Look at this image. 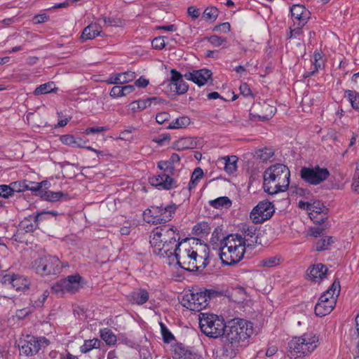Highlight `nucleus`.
Instances as JSON below:
<instances>
[{
	"instance_id": "13",
	"label": "nucleus",
	"mask_w": 359,
	"mask_h": 359,
	"mask_svg": "<svg viewBox=\"0 0 359 359\" xmlns=\"http://www.w3.org/2000/svg\"><path fill=\"white\" fill-rule=\"evenodd\" d=\"M206 294L208 293L203 291L187 294L182 297V304L191 311H200L208 304Z\"/></svg>"
},
{
	"instance_id": "54",
	"label": "nucleus",
	"mask_w": 359,
	"mask_h": 359,
	"mask_svg": "<svg viewBox=\"0 0 359 359\" xmlns=\"http://www.w3.org/2000/svg\"><path fill=\"white\" fill-rule=\"evenodd\" d=\"M170 118V116L168 113L163 111L156 114V122L159 124H163L165 121H168Z\"/></svg>"
},
{
	"instance_id": "33",
	"label": "nucleus",
	"mask_w": 359,
	"mask_h": 359,
	"mask_svg": "<svg viewBox=\"0 0 359 359\" xmlns=\"http://www.w3.org/2000/svg\"><path fill=\"white\" fill-rule=\"evenodd\" d=\"M66 195L62 191H45L42 193L41 197L45 200L50 202H56L60 201L63 196Z\"/></svg>"
},
{
	"instance_id": "1",
	"label": "nucleus",
	"mask_w": 359,
	"mask_h": 359,
	"mask_svg": "<svg viewBox=\"0 0 359 359\" xmlns=\"http://www.w3.org/2000/svg\"><path fill=\"white\" fill-rule=\"evenodd\" d=\"M252 333V323L248 320L234 318L228 322L222 337L224 343L222 356L224 359L234 357L240 348L248 344V339Z\"/></svg>"
},
{
	"instance_id": "53",
	"label": "nucleus",
	"mask_w": 359,
	"mask_h": 359,
	"mask_svg": "<svg viewBox=\"0 0 359 359\" xmlns=\"http://www.w3.org/2000/svg\"><path fill=\"white\" fill-rule=\"evenodd\" d=\"M233 295H239L240 298L238 301L241 302L245 299L246 292L244 287L237 286L233 289Z\"/></svg>"
},
{
	"instance_id": "16",
	"label": "nucleus",
	"mask_w": 359,
	"mask_h": 359,
	"mask_svg": "<svg viewBox=\"0 0 359 359\" xmlns=\"http://www.w3.org/2000/svg\"><path fill=\"white\" fill-rule=\"evenodd\" d=\"M327 294H329V291L324 292L315 306V313L317 316H325L333 310L336 305V297H327Z\"/></svg>"
},
{
	"instance_id": "41",
	"label": "nucleus",
	"mask_w": 359,
	"mask_h": 359,
	"mask_svg": "<svg viewBox=\"0 0 359 359\" xmlns=\"http://www.w3.org/2000/svg\"><path fill=\"white\" fill-rule=\"evenodd\" d=\"M327 291H329V294H327V297L333 296L336 297L337 299L340 292L339 280L338 279H335L332 285L328 288Z\"/></svg>"
},
{
	"instance_id": "55",
	"label": "nucleus",
	"mask_w": 359,
	"mask_h": 359,
	"mask_svg": "<svg viewBox=\"0 0 359 359\" xmlns=\"http://www.w3.org/2000/svg\"><path fill=\"white\" fill-rule=\"evenodd\" d=\"M230 27L231 26L229 22H224L216 25L213 30L217 32L227 33L230 31Z\"/></svg>"
},
{
	"instance_id": "32",
	"label": "nucleus",
	"mask_w": 359,
	"mask_h": 359,
	"mask_svg": "<svg viewBox=\"0 0 359 359\" xmlns=\"http://www.w3.org/2000/svg\"><path fill=\"white\" fill-rule=\"evenodd\" d=\"M334 238L331 236H325L321 238L316 243V251H323L327 250L329 249L330 245L334 243Z\"/></svg>"
},
{
	"instance_id": "15",
	"label": "nucleus",
	"mask_w": 359,
	"mask_h": 359,
	"mask_svg": "<svg viewBox=\"0 0 359 359\" xmlns=\"http://www.w3.org/2000/svg\"><path fill=\"white\" fill-rule=\"evenodd\" d=\"M20 343L21 345H19L20 354L25 356H32L36 354L41 347L47 346L49 344L45 337L36 339L34 337H30L29 340L20 341Z\"/></svg>"
},
{
	"instance_id": "38",
	"label": "nucleus",
	"mask_w": 359,
	"mask_h": 359,
	"mask_svg": "<svg viewBox=\"0 0 359 359\" xmlns=\"http://www.w3.org/2000/svg\"><path fill=\"white\" fill-rule=\"evenodd\" d=\"M346 95L352 107L355 110H359V94L356 91L348 90L346 91Z\"/></svg>"
},
{
	"instance_id": "35",
	"label": "nucleus",
	"mask_w": 359,
	"mask_h": 359,
	"mask_svg": "<svg viewBox=\"0 0 359 359\" xmlns=\"http://www.w3.org/2000/svg\"><path fill=\"white\" fill-rule=\"evenodd\" d=\"M55 89V84L53 82H48L44 84H41L38 86L34 91L35 95H39L43 94L49 93L54 91Z\"/></svg>"
},
{
	"instance_id": "63",
	"label": "nucleus",
	"mask_w": 359,
	"mask_h": 359,
	"mask_svg": "<svg viewBox=\"0 0 359 359\" xmlns=\"http://www.w3.org/2000/svg\"><path fill=\"white\" fill-rule=\"evenodd\" d=\"M121 76L122 79L126 80V83L133 81L135 78V74L133 72H126L122 74H119Z\"/></svg>"
},
{
	"instance_id": "6",
	"label": "nucleus",
	"mask_w": 359,
	"mask_h": 359,
	"mask_svg": "<svg viewBox=\"0 0 359 359\" xmlns=\"http://www.w3.org/2000/svg\"><path fill=\"white\" fill-rule=\"evenodd\" d=\"M318 345V337L313 334H304L300 337L293 338L288 344L290 358L309 355Z\"/></svg>"
},
{
	"instance_id": "44",
	"label": "nucleus",
	"mask_w": 359,
	"mask_h": 359,
	"mask_svg": "<svg viewBox=\"0 0 359 359\" xmlns=\"http://www.w3.org/2000/svg\"><path fill=\"white\" fill-rule=\"evenodd\" d=\"M13 196V189L11 185H0V197L8 198Z\"/></svg>"
},
{
	"instance_id": "34",
	"label": "nucleus",
	"mask_w": 359,
	"mask_h": 359,
	"mask_svg": "<svg viewBox=\"0 0 359 359\" xmlns=\"http://www.w3.org/2000/svg\"><path fill=\"white\" fill-rule=\"evenodd\" d=\"M210 205L215 208H229L231 205V201L228 197L222 196L210 201Z\"/></svg>"
},
{
	"instance_id": "48",
	"label": "nucleus",
	"mask_w": 359,
	"mask_h": 359,
	"mask_svg": "<svg viewBox=\"0 0 359 359\" xmlns=\"http://www.w3.org/2000/svg\"><path fill=\"white\" fill-rule=\"evenodd\" d=\"M266 110L268 111V114H266L263 116L258 115L259 119L262 121H266L272 118V116L275 114L276 111V109L274 107L266 105Z\"/></svg>"
},
{
	"instance_id": "2",
	"label": "nucleus",
	"mask_w": 359,
	"mask_h": 359,
	"mask_svg": "<svg viewBox=\"0 0 359 359\" xmlns=\"http://www.w3.org/2000/svg\"><path fill=\"white\" fill-rule=\"evenodd\" d=\"M191 246L187 240L177 245L172 255L179 266L189 271H202L209 264V248L207 245H201L193 242Z\"/></svg>"
},
{
	"instance_id": "25",
	"label": "nucleus",
	"mask_w": 359,
	"mask_h": 359,
	"mask_svg": "<svg viewBox=\"0 0 359 359\" xmlns=\"http://www.w3.org/2000/svg\"><path fill=\"white\" fill-rule=\"evenodd\" d=\"M29 285V280L20 275H15L13 280L11 287L15 288L17 291L24 290L28 289Z\"/></svg>"
},
{
	"instance_id": "11",
	"label": "nucleus",
	"mask_w": 359,
	"mask_h": 359,
	"mask_svg": "<svg viewBox=\"0 0 359 359\" xmlns=\"http://www.w3.org/2000/svg\"><path fill=\"white\" fill-rule=\"evenodd\" d=\"M275 208L268 200L260 201L253 208L250 214V219L255 224H262L273 216Z\"/></svg>"
},
{
	"instance_id": "30",
	"label": "nucleus",
	"mask_w": 359,
	"mask_h": 359,
	"mask_svg": "<svg viewBox=\"0 0 359 359\" xmlns=\"http://www.w3.org/2000/svg\"><path fill=\"white\" fill-rule=\"evenodd\" d=\"M191 123L190 118L187 116H182L175 118L167 127L168 129L182 128L188 126Z\"/></svg>"
},
{
	"instance_id": "43",
	"label": "nucleus",
	"mask_w": 359,
	"mask_h": 359,
	"mask_svg": "<svg viewBox=\"0 0 359 359\" xmlns=\"http://www.w3.org/2000/svg\"><path fill=\"white\" fill-rule=\"evenodd\" d=\"M280 257L278 256L264 259L262 261V265L266 267H273L280 264Z\"/></svg>"
},
{
	"instance_id": "31",
	"label": "nucleus",
	"mask_w": 359,
	"mask_h": 359,
	"mask_svg": "<svg viewBox=\"0 0 359 359\" xmlns=\"http://www.w3.org/2000/svg\"><path fill=\"white\" fill-rule=\"evenodd\" d=\"M100 341L98 339L85 340L83 344L80 347L81 352L86 353L93 348L100 347Z\"/></svg>"
},
{
	"instance_id": "12",
	"label": "nucleus",
	"mask_w": 359,
	"mask_h": 359,
	"mask_svg": "<svg viewBox=\"0 0 359 359\" xmlns=\"http://www.w3.org/2000/svg\"><path fill=\"white\" fill-rule=\"evenodd\" d=\"M301 178L306 182L317 185L325 181L330 176L329 170L318 165L314 168L303 167L300 170Z\"/></svg>"
},
{
	"instance_id": "8",
	"label": "nucleus",
	"mask_w": 359,
	"mask_h": 359,
	"mask_svg": "<svg viewBox=\"0 0 359 359\" xmlns=\"http://www.w3.org/2000/svg\"><path fill=\"white\" fill-rule=\"evenodd\" d=\"M176 209L177 206L175 204L167 206H151L144 212V215L148 223L162 224L171 220Z\"/></svg>"
},
{
	"instance_id": "42",
	"label": "nucleus",
	"mask_w": 359,
	"mask_h": 359,
	"mask_svg": "<svg viewBox=\"0 0 359 359\" xmlns=\"http://www.w3.org/2000/svg\"><path fill=\"white\" fill-rule=\"evenodd\" d=\"M26 184H27V180L14 182L11 183L10 185L13 189V193L14 194L15 192H22L26 191Z\"/></svg>"
},
{
	"instance_id": "46",
	"label": "nucleus",
	"mask_w": 359,
	"mask_h": 359,
	"mask_svg": "<svg viewBox=\"0 0 359 359\" xmlns=\"http://www.w3.org/2000/svg\"><path fill=\"white\" fill-rule=\"evenodd\" d=\"M166 36H158L153 39L151 44L155 49L161 50L165 46V39Z\"/></svg>"
},
{
	"instance_id": "21",
	"label": "nucleus",
	"mask_w": 359,
	"mask_h": 359,
	"mask_svg": "<svg viewBox=\"0 0 359 359\" xmlns=\"http://www.w3.org/2000/svg\"><path fill=\"white\" fill-rule=\"evenodd\" d=\"M234 235L235 234L226 235L221 228L217 227L212 232L210 243L214 250H218L219 251L221 249V247L224 245L226 238Z\"/></svg>"
},
{
	"instance_id": "9",
	"label": "nucleus",
	"mask_w": 359,
	"mask_h": 359,
	"mask_svg": "<svg viewBox=\"0 0 359 359\" xmlns=\"http://www.w3.org/2000/svg\"><path fill=\"white\" fill-rule=\"evenodd\" d=\"M158 168L167 173L150 178V184L154 187H158L159 189L169 190L172 189L175 184V181L170 175H173L174 173L175 169L174 165L168 161H162L158 163Z\"/></svg>"
},
{
	"instance_id": "4",
	"label": "nucleus",
	"mask_w": 359,
	"mask_h": 359,
	"mask_svg": "<svg viewBox=\"0 0 359 359\" xmlns=\"http://www.w3.org/2000/svg\"><path fill=\"white\" fill-rule=\"evenodd\" d=\"M290 170L285 165L276 163L271 165L263 175L264 191L271 195L285 191L290 184Z\"/></svg>"
},
{
	"instance_id": "24",
	"label": "nucleus",
	"mask_w": 359,
	"mask_h": 359,
	"mask_svg": "<svg viewBox=\"0 0 359 359\" xmlns=\"http://www.w3.org/2000/svg\"><path fill=\"white\" fill-rule=\"evenodd\" d=\"M100 34L101 31L97 24L90 25L84 28L81 39L83 40L92 39Z\"/></svg>"
},
{
	"instance_id": "26",
	"label": "nucleus",
	"mask_w": 359,
	"mask_h": 359,
	"mask_svg": "<svg viewBox=\"0 0 359 359\" xmlns=\"http://www.w3.org/2000/svg\"><path fill=\"white\" fill-rule=\"evenodd\" d=\"M196 142L191 137L181 138L175 143V147L177 150L191 149L195 148Z\"/></svg>"
},
{
	"instance_id": "45",
	"label": "nucleus",
	"mask_w": 359,
	"mask_h": 359,
	"mask_svg": "<svg viewBox=\"0 0 359 359\" xmlns=\"http://www.w3.org/2000/svg\"><path fill=\"white\" fill-rule=\"evenodd\" d=\"M175 353H177V352ZM177 359H199L196 354L182 348L180 349V352L177 353Z\"/></svg>"
},
{
	"instance_id": "7",
	"label": "nucleus",
	"mask_w": 359,
	"mask_h": 359,
	"mask_svg": "<svg viewBox=\"0 0 359 359\" xmlns=\"http://www.w3.org/2000/svg\"><path fill=\"white\" fill-rule=\"evenodd\" d=\"M199 325L201 331L208 337L217 338L222 337L226 324L224 319L211 313H201Z\"/></svg>"
},
{
	"instance_id": "27",
	"label": "nucleus",
	"mask_w": 359,
	"mask_h": 359,
	"mask_svg": "<svg viewBox=\"0 0 359 359\" xmlns=\"http://www.w3.org/2000/svg\"><path fill=\"white\" fill-rule=\"evenodd\" d=\"M311 205H312V208H311V212H309V217L310 218L313 220L315 222H317V223H323L324 222V220L326 219V217H324L323 216H322L319 219H316V215L314 214H316V215H320L321 212H322V208H323V205L320 203V202H314V203H311Z\"/></svg>"
},
{
	"instance_id": "62",
	"label": "nucleus",
	"mask_w": 359,
	"mask_h": 359,
	"mask_svg": "<svg viewBox=\"0 0 359 359\" xmlns=\"http://www.w3.org/2000/svg\"><path fill=\"white\" fill-rule=\"evenodd\" d=\"M49 17L46 14L36 15L34 17L33 21L35 24L43 23L48 20Z\"/></svg>"
},
{
	"instance_id": "47",
	"label": "nucleus",
	"mask_w": 359,
	"mask_h": 359,
	"mask_svg": "<svg viewBox=\"0 0 359 359\" xmlns=\"http://www.w3.org/2000/svg\"><path fill=\"white\" fill-rule=\"evenodd\" d=\"M158 100V98L156 97H149L145 100H137L139 108H140V110H143L150 106L153 102L156 103Z\"/></svg>"
},
{
	"instance_id": "40",
	"label": "nucleus",
	"mask_w": 359,
	"mask_h": 359,
	"mask_svg": "<svg viewBox=\"0 0 359 359\" xmlns=\"http://www.w3.org/2000/svg\"><path fill=\"white\" fill-rule=\"evenodd\" d=\"M161 331L165 343H170L174 340L173 334L170 332L167 327L163 323H160Z\"/></svg>"
},
{
	"instance_id": "36",
	"label": "nucleus",
	"mask_w": 359,
	"mask_h": 359,
	"mask_svg": "<svg viewBox=\"0 0 359 359\" xmlns=\"http://www.w3.org/2000/svg\"><path fill=\"white\" fill-rule=\"evenodd\" d=\"M219 14L218 9L216 7L210 6L205 9L203 13V17L210 22H214Z\"/></svg>"
},
{
	"instance_id": "56",
	"label": "nucleus",
	"mask_w": 359,
	"mask_h": 359,
	"mask_svg": "<svg viewBox=\"0 0 359 359\" xmlns=\"http://www.w3.org/2000/svg\"><path fill=\"white\" fill-rule=\"evenodd\" d=\"M108 130L107 127H90L85 130L84 133L86 135H89L90 133H98L104 132Z\"/></svg>"
},
{
	"instance_id": "60",
	"label": "nucleus",
	"mask_w": 359,
	"mask_h": 359,
	"mask_svg": "<svg viewBox=\"0 0 359 359\" xmlns=\"http://www.w3.org/2000/svg\"><path fill=\"white\" fill-rule=\"evenodd\" d=\"M109 95H110L111 97H121V96H123V95L122 93V88H121V86H114L111 89Z\"/></svg>"
},
{
	"instance_id": "19",
	"label": "nucleus",
	"mask_w": 359,
	"mask_h": 359,
	"mask_svg": "<svg viewBox=\"0 0 359 359\" xmlns=\"http://www.w3.org/2000/svg\"><path fill=\"white\" fill-rule=\"evenodd\" d=\"M291 16L293 20L298 21L299 26H304L310 18V12L304 6L294 4L290 8Z\"/></svg>"
},
{
	"instance_id": "10",
	"label": "nucleus",
	"mask_w": 359,
	"mask_h": 359,
	"mask_svg": "<svg viewBox=\"0 0 359 359\" xmlns=\"http://www.w3.org/2000/svg\"><path fill=\"white\" fill-rule=\"evenodd\" d=\"M33 267L37 273L42 276L56 274L60 272L62 265L55 256H44L34 262Z\"/></svg>"
},
{
	"instance_id": "51",
	"label": "nucleus",
	"mask_w": 359,
	"mask_h": 359,
	"mask_svg": "<svg viewBox=\"0 0 359 359\" xmlns=\"http://www.w3.org/2000/svg\"><path fill=\"white\" fill-rule=\"evenodd\" d=\"M208 41L215 47L220 46L226 41V39L216 35L211 36L208 38Z\"/></svg>"
},
{
	"instance_id": "49",
	"label": "nucleus",
	"mask_w": 359,
	"mask_h": 359,
	"mask_svg": "<svg viewBox=\"0 0 359 359\" xmlns=\"http://www.w3.org/2000/svg\"><path fill=\"white\" fill-rule=\"evenodd\" d=\"M75 137L72 135H62L60 137V141L66 144V145H68V146H70L73 148L75 147Z\"/></svg>"
},
{
	"instance_id": "37",
	"label": "nucleus",
	"mask_w": 359,
	"mask_h": 359,
	"mask_svg": "<svg viewBox=\"0 0 359 359\" xmlns=\"http://www.w3.org/2000/svg\"><path fill=\"white\" fill-rule=\"evenodd\" d=\"M193 230L196 236H202L209 233L210 227L208 222H203L194 226Z\"/></svg>"
},
{
	"instance_id": "58",
	"label": "nucleus",
	"mask_w": 359,
	"mask_h": 359,
	"mask_svg": "<svg viewBox=\"0 0 359 359\" xmlns=\"http://www.w3.org/2000/svg\"><path fill=\"white\" fill-rule=\"evenodd\" d=\"M203 176V171L201 168H196L194 169V172H192L191 179L193 180V181L198 182Z\"/></svg>"
},
{
	"instance_id": "23",
	"label": "nucleus",
	"mask_w": 359,
	"mask_h": 359,
	"mask_svg": "<svg viewBox=\"0 0 359 359\" xmlns=\"http://www.w3.org/2000/svg\"><path fill=\"white\" fill-rule=\"evenodd\" d=\"M257 231V228L254 225H249L247 224H244L242 226L241 231L244 234L245 237H247L246 239L243 240L245 241H250L252 243H257L258 237L256 235Z\"/></svg>"
},
{
	"instance_id": "64",
	"label": "nucleus",
	"mask_w": 359,
	"mask_h": 359,
	"mask_svg": "<svg viewBox=\"0 0 359 359\" xmlns=\"http://www.w3.org/2000/svg\"><path fill=\"white\" fill-rule=\"evenodd\" d=\"M240 90H241V93L242 95H243L244 96H248L251 94L250 88L249 86L245 83L241 85Z\"/></svg>"
},
{
	"instance_id": "20",
	"label": "nucleus",
	"mask_w": 359,
	"mask_h": 359,
	"mask_svg": "<svg viewBox=\"0 0 359 359\" xmlns=\"http://www.w3.org/2000/svg\"><path fill=\"white\" fill-rule=\"evenodd\" d=\"M327 268L322 264H317L313 265L308 269L307 275L311 280L315 283H320L326 278Z\"/></svg>"
},
{
	"instance_id": "17",
	"label": "nucleus",
	"mask_w": 359,
	"mask_h": 359,
	"mask_svg": "<svg viewBox=\"0 0 359 359\" xmlns=\"http://www.w3.org/2000/svg\"><path fill=\"white\" fill-rule=\"evenodd\" d=\"M184 77L187 80L192 81L198 86H201L212 79V72L208 69H201L192 72H187L184 75Z\"/></svg>"
},
{
	"instance_id": "29",
	"label": "nucleus",
	"mask_w": 359,
	"mask_h": 359,
	"mask_svg": "<svg viewBox=\"0 0 359 359\" xmlns=\"http://www.w3.org/2000/svg\"><path fill=\"white\" fill-rule=\"evenodd\" d=\"M100 337L107 345L112 346L116 342V336L109 328H104L101 330Z\"/></svg>"
},
{
	"instance_id": "59",
	"label": "nucleus",
	"mask_w": 359,
	"mask_h": 359,
	"mask_svg": "<svg viewBox=\"0 0 359 359\" xmlns=\"http://www.w3.org/2000/svg\"><path fill=\"white\" fill-rule=\"evenodd\" d=\"M260 152H261V154L259 155V156L263 161L268 160L269 158L272 157L274 154L272 149H267V148H265L264 149L261 150Z\"/></svg>"
},
{
	"instance_id": "28",
	"label": "nucleus",
	"mask_w": 359,
	"mask_h": 359,
	"mask_svg": "<svg viewBox=\"0 0 359 359\" xmlns=\"http://www.w3.org/2000/svg\"><path fill=\"white\" fill-rule=\"evenodd\" d=\"M222 163L224 164V170L229 174L233 173L237 169V157L232 156H226L222 158Z\"/></svg>"
},
{
	"instance_id": "52",
	"label": "nucleus",
	"mask_w": 359,
	"mask_h": 359,
	"mask_svg": "<svg viewBox=\"0 0 359 359\" xmlns=\"http://www.w3.org/2000/svg\"><path fill=\"white\" fill-rule=\"evenodd\" d=\"M126 81L122 79L121 76L119 74L111 75L107 80V83L108 84H123L126 83Z\"/></svg>"
},
{
	"instance_id": "22",
	"label": "nucleus",
	"mask_w": 359,
	"mask_h": 359,
	"mask_svg": "<svg viewBox=\"0 0 359 359\" xmlns=\"http://www.w3.org/2000/svg\"><path fill=\"white\" fill-rule=\"evenodd\" d=\"M128 300L133 304L142 305L149 300V293L145 289H137L128 295Z\"/></svg>"
},
{
	"instance_id": "57",
	"label": "nucleus",
	"mask_w": 359,
	"mask_h": 359,
	"mask_svg": "<svg viewBox=\"0 0 359 359\" xmlns=\"http://www.w3.org/2000/svg\"><path fill=\"white\" fill-rule=\"evenodd\" d=\"M15 275V274H0V281L3 284L11 285Z\"/></svg>"
},
{
	"instance_id": "50",
	"label": "nucleus",
	"mask_w": 359,
	"mask_h": 359,
	"mask_svg": "<svg viewBox=\"0 0 359 359\" xmlns=\"http://www.w3.org/2000/svg\"><path fill=\"white\" fill-rule=\"evenodd\" d=\"M105 25L113 27H120L122 25V20L118 18H102Z\"/></svg>"
},
{
	"instance_id": "5",
	"label": "nucleus",
	"mask_w": 359,
	"mask_h": 359,
	"mask_svg": "<svg viewBox=\"0 0 359 359\" xmlns=\"http://www.w3.org/2000/svg\"><path fill=\"white\" fill-rule=\"evenodd\" d=\"M245 252V241L238 234L226 238L224 245L219 250L222 263L229 266L234 265L242 260Z\"/></svg>"
},
{
	"instance_id": "61",
	"label": "nucleus",
	"mask_w": 359,
	"mask_h": 359,
	"mask_svg": "<svg viewBox=\"0 0 359 359\" xmlns=\"http://www.w3.org/2000/svg\"><path fill=\"white\" fill-rule=\"evenodd\" d=\"M187 13L194 20L198 18L200 15L199 10L195 6H189Z\"/></svg>"
},
{
	"instance_id": "18",
	"label": "nucleus",
	"mask_w": 359,
	"mask_h": 359,
	"mask_svg": "<svg viewBox=\"0 0 359 359\" xmlns=\"http://www.w3.org/2000/svg\"><path fill=\"white\" fill-rule=\"evenodd\" d=\"M170 73L171 78L169 83L170 89L179 95L185 93L189 86L183 80L182 75L175 69H172Z\"/></svg>"
},
{
	"instance_id": "14",
	"label": "nucleus",
	"mask_w": 359,
	"mask_h": 359,
	"mask_svg": "<svg viewBox=\"0 0 359 359\" xmlns=\"http://www.w3.org/2000/svg\"><path fill=\"white\" fill-rule=\"evenodd\" d=\"M81 277L79 274H74L67 276L54 284L52 290L55 293L69 292L75 293L81 287Z\"/></svg>"
},
{
	"instance_id": "3",
	"label": "nucleus",
	"mask_w": 359,
	"mask_h": 359,
	"mask_svg": "<svg viewBox=\"0 0 359 359\" xmlns=\"http://www.w3.org/2000/svg\"><path fill=\"white\" fill-rule=\"evenodd\" d=\"M180 237L174 226L163 225L156 226L150 235V243L154 252L161 257H172Z\"/></svg>"
},
{
	"instance_id": "39",
	"label": "nucleus",
	"mask_w": 359,
	"mask_h": 359,
	"mask_svg": "<svg viewBox=\"0 0 359 359\" xmlns=\"http://www.w3.org/2000/svg\"><path fill=\"white\" fill-rule=\"evenodd\" d=\"M38 222L39 221H36L35 217H34V222H31L29 219H25L20 222V226L27 232H32L36 229Z\"/></svg>"
}]
</instances>
